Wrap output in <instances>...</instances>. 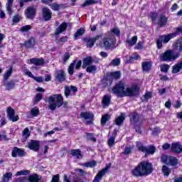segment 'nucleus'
<instances>
[{
	"label": "nucleus",
	"mask_w": 182,
	"mask_h": 182,
	"mask_svg": "<svg viewBox=\"0 0 182 182\" xmlns=\"http://www.w3.org/2000/svg\"><path fill=\"white\" fill-rule=\"evenodd\" d=\"M158 14L157 13H152L150 14V17L152 19V22H156V19H157Z\"/></svg>",
	"instance_id": "obj_60"
},
{
	"label": "nucleus",
	"mask_w": 182,
	"mask_h": 182,
	"mask_svg": "<svg viewBox=\"0 0 182 182\" xmlns=\"http://www.w3.org/2000/svg\"><path fill=\"white\" fill-rule=\"evenodd\" d=\"M43 18L44 19V21H50L51 18H52V11H50V9L44 7L43 8Z\"/></svg>",
	"instance_id": "obj_16"
},
{
	"label": "nucleus",
	"mask_w": 182,
	"mask_h": 182,
	"mask_svg": "<svg viewBox=\"0 0 182 182\" xmlns=\"http://www.w3.org/2000/svg\"><path fill=\"white\" fill-rule=\"evenodd\" d=\"M75 69L78 70V69H80V67L82 66V60H78L77 63H75Z\"/></svg>",
	"instance_id": "obj_64"
},
{
	"label": "nucleus",
	"mask_w": 182,
	"mask_h": 182,
	"mask_svg": "<svg viewBox=\"0 0 182 182\" xmlns=\"http://www.w3.org/2000/svg\"><path fill=\"white\" fill-rule=\"evenodd\" d=\"M88 5H92V0H87L82 4V7L85 8V6H88Z\"/></svg>",
	"instance_id": "obj_61"
},
{
	"label": "nucleus",
	"mask_w": 182,
	"mask_h": 182,
	"mask_svg": "<svg viewBox=\"0 0 182 182\" xmlns=\"http://www.w3.org/2000/svg\"><path fill=\"white\" fill-rule=\"evenodd\" d=\"M110 100H112V97L110 95H104L102 100L103 109H107V107H109V105H110Z\"/></svg>",
	"instance_id": "obj_19"
},
{
	"label": "nucleus",
	"mask_w": 182,
	"mask_h": 182,
	"mask_svg": "<svg viewBox=\"0 0 182 182\" xmlns=\"http://www.w3.org/2000/svg\"><path fill=\"white\" fill-rule=\"evenodd\" d=\"M11 74H12V70H7V72L4 75L5 80H7V79L9 78V76H11Z\"/></svg>",
	"instance_id": "obj_56"
},
{
	"label": "nucleus",
	"mask_w": 182,
	"mask_h": 182,
	"mask_svg": "<svg viewBox=\"0 0 182 182\" xmlns=\"http://www.w3.org/2000/svg\"><path fill=\"white\" fill-rule=\"evenodd\" d=\"M114 136H111L108 140H107V144H108V146L110 149H112V147H113V146H114V144H116V142L114 141L116 137V134H117V131L115 129L114 131Z\"/></svg>",
	"instance_id": "obj_27"
},
{
	"label": "nucleus",
	"mask_w": 182,
	"mask_h": 182,
	"mask_svg": "<svg viewBox=\"0 0 182 182\" xmlns=\"http://www.w3.org/2000/svg\"><path fill=\"white\" fill-rule=\"evenodd\" d=\"M182 69V62H179L173 66L172 73H178Z\"/></svg>",
	"instance_id": "obj_30"
},
{
	"label": "nucleus",
	"mask_w": 182,
	"mask_h": 182,
	"mask_svg": "<svg viewBox=\"0 0 182 182\" xmlns=\"http://www.w3.org/2000/svg\"><path fill=\"white\" fill-rule=\"evenodd\" d=\"M49 103V109L52 112L63 106V97L60 94L50 95L47 101Z\"/></svg>",
	"instance_id": "obj_3"
},
{
	"label": "nucleus",
	"mask_w": 182,
	"mask_h": 182,
	"mask_svg": "<svg viewBox=\"0 0 182 182\" xmlns=\"http://www.w3.org/2000/svg\"><path fill=\"white\" fill-rule=\"evenodd\" d=\"M107 79L109 80V85H112V79H120V72L119 71H115L113 73H110L109 75L107 76Z\"/></svg>",
	"instance_id": "obj_18"
},
{
	"label": "nucleus",
	"mask_w": 182,
	"mask_h": 182,
	"mask_svg": "<svg viewBox=\"0 0 182 182\" xmlns=\"http://www.w3.org/2000/svg\"><path fill=\"white\" fill-rule=\"evenodd\" d=\"M57 43H66L68 42V36H63L60 40H56Z\"/></svg>",
	"instance_id": "obj_52"
},
{
	"label": "nucleus",
	"mask_w": 182,
	"mask_h": 182,
	"mask_svg": "<svg viewBox=\"0 0 182 182\" xmlns=\"http://www.w3.org/2000/svg\"><path fill=\"white\" fill-rule=\"evenodd\" d=\"M71 156L76 157V159H82L83 155H82V151L80 149H73L71 150Z\"/></svg>",
	"instance_id": "obj_28"
},
{
	"label": "nucleus",
	"mask_w": 182,
	"mask_h": 182,
	"mask_svg": "<svg viewBox=\"0 0 182 182\" xmlns=\"http://www.w3.org/2000/svg\"><path fill=\"white\" fill-rule=\"evenodd\" d=\"M151 173H153V165L147 161L140 162L132 171V174L134 177H144V176H149Z\"/></svg>",
	"instance_id": "obj_2"
},
{
	"label": "nucleus",
	"mask_w": 182,
	"mask_h": 182,
	"mask_svg": "<svg viewBox=\"0 0 182 182\" xmlns=\"http://www.w3.org/2000/svg\"><path fill=\"white\" fill-rule=\"evenodd\" d=\"M23 137H25V139H28V137L31 136V132H29V129L28 128L24 129V130L23 131Z\"/></svg>",
	"instance_id": "obj_49"
},
{
	"label": "nucleus",
	"mask_w": 182,
	"mask_h": 182,
	"mask_svg": "<svg viewBox=\"0 0 182 182\" xmlns=\"http://www.w3.org/2000/svg\"><path fill=\"white\" fill-rule=\"evenodd\" d=\"M36 80V82H38V83H42L43 82V77H35L33 78Z\"/></svg>",
	"instance_id": "obj_62"
},
{
	"label": "nucleus",
	"mask_w": 182,
	"mask_h": 182,
	"mask_svg": "<svg viewBox=\"0 0 182 182\" xmlns=\"http://www.w3.org/2000/svg\"><path fill=\"white\" fill-rule=\"evenodd\" d=\"M114 45H116V40L109 37L104 38L102 42L99 44L101 48H105V49H110L111 50L116 48Z\"/></svg>",
	"instance_id": "obj_7"
},
{
	"label": "nucleus",
	"mask_w": 182,
	"mask_h": 182,
	"mask_svg": "<svg viewBox=\"0 0 182 182\" xmlns=\"http://www.w3.org/2000/svg\"><path fill=\"white\" fill-rule=\"evenodd\" d=\"M136 147H138L139 151L145 153V156H149L150 154H154L156 153V146L149 145L148 146H144L140 141H136Z\"/></svg>",
	"instance_id": "obj_5"
},
{
	"label": "nucleus",
	"mask_w": 182,
	"mask_h": 182,
	"mask_svg": "<svg viewBox=\"0 0 182 182\" xmlns=\"http://www.w3.org/2000/svg\"><path fill=\"white\" fill-rule=\"evenodd\" d=\"M102 38V34L97 35L95 37L92 38V46L96 43L97 41H99Z\"/></svg>",
	"instance_id": "obj_51"
},
{
	"label": "nucleus",
	"mask_w": 182,
	"mask_h": 182,
	"mask_svg": "<svg viewBox=\"0 0 182 182\" xmlns=\"http://www.w3.org/2000/svg\"><path fill=\"white\" fill-rule=\"evenodd\" d=\"M28 147L33 151H38L41 147V143L37 140H31L28 143Z\"/></svg>",
	"instance_id": "obj_14"
},
{
	"label": "nucleus",
	"mask_w": 182,
	"mask_h": 182,
	"mask_svg": "<svg viewBox=\"0 0 182 182\" xmlns=\"http://www.w3.org/2000/svg\"><path fill=\"white\" fill-rule=\"evenodd\" d=\"M173 48L178 52H182V38L176 40L172 45Z\"/></svg>",
	"instance_id": "obj_22"
},
{
	"label": "nucleus",
	"mask_w": 182,
	"mask_h": 182,
	"mask_svg": "<svg viewBox=\"0 0 182 182\" xmlns=\"http://www.w3.org/2000/svg\"><path fill=\"white\" fill-rule=\"evenodd\" d=\"M82 69H86L89 73H92V57H86L82 60Z\"/></svg>",
	"instance_id": "obj_10"
},
{
	"label": "nucleus",
	"mask_w": 182,
	"mask_h": 182,
	"mask_svg": "<svg viewBox=\"0 0 182 182\" xmlns=\"http://www.w3.org/2000/svg\"><path fill=\"white\" fill-rule=\"evenodd\" d=\"M137 42V36H133L131 39L127 40L129 46H134Z\"/></svg>",
	"instance_id": "obj_34"
},
{
	"label": "nucleus",
	"mask_w": 182,
	"mask_h": 182,
	"mask_svg": "<svg viewBox=\"0 0 182 182\" xmlns=\"http://www.w3.org/2000/svg\"><path fill=\"white\" fill-rule=\"evenodd\" d=\"M161 72L163 73H168V69H170V65L168 64H162L160 66Z\"/></svg>",
	"instance_id": "obj_40"
},
{
	"label": "nucleus",
	"mask_w": 182,
	"mask_h": 182,
	"mask_svg": "<svg viewBox=\"0 0 182 182\" xmlns=\"http://www.w3.org/2000/svg\"><path fill=\"white\" fill-rule=\"evenodd\" d=\"M29 182H39V176L38 174L31 175L28 178Z\"/></svg>",
	"instance_id": "obj_37"
},
{
	"label": "nucleus",
	"mask_w": 182,
	"mask_h": 182,
	"mask_svg": "<svg viewBox=\"0 0 182 182\" xmlns=\"http://www.w3.org/2000/svg\"><path fill=\"white\" fill-rule=\"evenodd\" d=\"M36 45V41L34 38H31L28 41L24 42V46L27 48H33Z\"/></svg>",
	"instance_id": "obj_25"
},
{
	"label": "nucleus",
	"mask_w": 182,
	"mask_h": 182,
	"mask_svg": "<svg viewBox=\"0 0 182 182\" xmlns=\"http://www.w3.org/2000/svg\"><path fill=\"white\" fill-rule=\"evenodd\" d=\"M161 161L162 163H164L165 164H169L173 167H176L178 164V159H177V158L175 156H167L166 155L163 156L161 157Z\"/></svg>",
	"instance_id": "obj_8"
},
{
	"label": "nucleus",
	"mask_w": 182,
	"mask_h": 182,
	"mask_svg": "<svg viewBox=\"0 0 182 182\" xmlns=\"http://www.w3.org/2000/svg\"><path fill=\"white\" fill-rule=\"evenodd\" d=\"M26 154V152L23 149L14 147L11 151L12 157H23Z\"/></svg>",
	"instance_id": "obj_12"
},
{
	"label": "nucleus",
	"mask_w": 182,
	"mask_h": 182,
	"mask_svg": "<svg viewBox=\"0 0 182 182\" xmlns=\"http://www.w3.org/2000/svg\"><path fill=\"white\" fill-rule=\"evenodd\" d=\"M49 6H50L51 9H53V11H59V9L63 8V4H58L56 3L49 4Z\"/></svg>",
	"instance_id": "obj_38"
},
{
	"label": "nucleus",
	"mask_w": 182,
	"mask_h": 182,
	"mask_svg": "<svg viewBox=\"0 0 182 182\" xmlns=\"http://www.w3.org/2000/svg\"><path fill=\"white\" fill-rule=\"evenodd\" d=\"M112 164H109L105 168L100 171L95 176L92 182H100L102 177L109 171V168H110Z\"/></svg>",
	"instance_id": "obj_11"
},
{
	"label": "nucleus",
	"mask_w": 182,
	"mask_h": 182,
	"mask_svg": "<svg viewBox=\"0 0 182 182\" xmlns=\"http://www.w3.org/2000/svg\"><path fill=\"white\" fill-rule=\"evenodd\" d=\"M112 93L117 97H124V96H137L139 95V87L133 85L132 87H126L124 82L119 81L112 90Z\"/></svg>",
	"instance_id": "obj_1"
},
{
	"label": "nucleus",
	"mask_w": 182,
	"mask_h": 182,
	"mask_svg": "<svg viewBox=\"0 0 182 182\" xmlns=\"http://www.w3.org/2000/svg\"><path fill=\"white\" fill-rule=\"evenodd\" d=\"M32 29V26L31 25H26L20 28V32H29Z\"/></svg>",
	"instance_id": "obj_47"
},
{
	"label": "nucleus",
	"mask_w": 182,
	"mask_h": 182,
	"mask_svg": "<svg viewBox=\"0 0 182 182\" xmlns=\"http://www.w3.org/2000/svg\"><path fill=\"white\" fill-rule=\"evenodd\" d=\"M80 117L82 119H85V120H89V119H92V114L90 112H81Z\"/></svg>",
	"instance_id": "obj_41"
},
{
	"label": "nucleus",
	"mask_w": 182,
	"mask_h": 182,
	"mask_svg": "<svg viewBox=\"0 0 182 182\" xmlns=\"http://www.w3.org/2000/svg\"><path fill=\"white\" fill-rule=\"evenodd\" d=\"M11 178H12V173H6L3 176L2 181L1 182H9V180H11Z\"/></svg>",
	"instance_id": "obj_36"
},
{
	"label": "nucleus",
	"mask_w": 182,
	"mask_h": 182,
	"mask_svg": "<svg viewBox=\"0 0 182 182\" xmlns=\"http://www.w3.org/2000/svg\"><path fill=\"white\" fill-rule=\"evenodd\" d=\"M179 55L174 53L173 50H166L159 55V59L161 62H174L176 59H178Z\"/></svg>",
	"instance_id": "obj_4"
},
{
	"label": "nucleus",
	"mask_w": 182,
	"mask_h": 182,
	"mask_svg": "<svg viewBox=\"0 0 182 182\" xmlns=\"http://www.w3.org/2000/svg\"><path fill=\"white\" fill-rule=\"evenodd\" d=\"M162 173H164V176H170V173H171V170H170L167 166L164 165L162 166Z\"/></svg>",
	"instance_id": "obj_42"
},
{
	"label": "nucleus",
	"mask_w": 182,
	"mask_h": 182,
	"mask_svg": "<svg viewBox=\"0 0 182 182\" xmlns=\"http://www.w3.org/2000/svg\"><path fill=\"white\" fill-rule=\"evenodd\" d=\"M67 28H68V23L65 22L62 23L55 32V36H58V35H60V33H62L63 32H65V31H66Z\"/></svg>",
	"instance_id": "obj_21"
},
{
	"label": "nucleus",
	"mask_w": 182,
	"mask_h": 182,
	"mask_svg": "<svg viewBox=\"0 0 182 182\" xmlns=\"http://www.w3.org/2000/svg\"><path fill=\"white\" fill-rule=\"evenodd\" d=\"M119 65H120V58H114L109 63V66H119Z\"/></svg>",
	"instance_id": "obj_45"
},
{
	"label": "nucleus",
	"mask_w": 182,
	"mask_h": 182,
	"mask_svg": "<svg viewBox=\"0 0 182 182\" xmlns=\"http://www.w3.org/2000/svg\"><path fill=\"white\" fill-rule=\"evenodd\" d=\"M84 34H85V28H80L74 34V38L79 39V38H80V36H82V35H84Z\"/></svg>",
	"instance_id": "obj_33"
},
{
	"label": "nucleus",
	"mask_w": 182,
	"mask_h": 182,
	"mask_svg": "<svg viewBox=\"0 0 182 182\" xmlns=\"http://www.w3.org/2000/svg\"><path fill=\"white\" fill-rule=\"evenodd\" d=\"M125 119L126 114L124 112L121 113V115L115 119V124L117 126H122Z\"/></svg>",
	"instance_id": "obj_23"
},
{
	"label": "nucleus",
	"mask_w": 182,
	"mask_h": 182,
	"mask_svg": "<svg viewBox=\"0 0 182 182\" xmlns=\"http://www.w3.org/2000/svg\"><path fill=\"white\" fill-rule=\"evenodd\" d=\"M166 24L167 17H166V16H161L158 22V25H159L161 28H163V26H166Z\"/></svg>",
	"instance_id": "obj_31"
},
{
	"label": "nucleus",
	"mask_w": 182,
	"mask_h": 182,
	"mask_svg": "<svg viewBox=\"0 0 182 182\" xmlns=\"http://www.w3.org/2000/svg\"><path fill=\"white\" fill-rule=\"evenodd\" d=\"M55 78L58 82H65V80H66V75L65 74V71H58L55 74Z\"/></svg>",
	"instance_id": "obj_20"
},
{
	"label": "nucleus",
	"mask_w": 182,
	"mask_h": 182,
	"mask_svg": "<svg viewBox=\"0 0 182 182\" xmlns=\"http://www.w3.org/2000/svg\"><path fill=\"white\" fill-rule=\"evenodd\" d=\"M134 149V147L133 146H126L122 154H124L125 156L132 154V151H133Z\"/></svg>",
	"instance_id": "obj_35"
},
{
	"label": "nucleus",
	"mask_w": 182,
	"mask_h": 182,
	"mask_svg": "<svg viewBox=\"0 0 182 182\" xmlns=\"http://www.w3.org/2000/svg\"><path fill=\"white\" fill-rule=\"evenodd\" d=\"M141 66L144 72H149L151 69V63L149 61L143 62Z\"/></svg>",
	"instance_id": "obj_29"
},
{
	"label": "nucleus",
	"mask_w": 182,
	"mask_h": 182,
	"mask_svg": "<svg viewBox=\"0 0 182 182\" xmlns=\"http://www.w3.org/2000/svg\"><path fill=\"white\" fill-rule=\"evenodd\" d=\"M130 117V123L132 126H134V129L137 127V126H140L141 122H140V114L137 112H132L129 115Z\"/></svg>",
	"instance_id": "obj_9"
},
{
	"label": "nucleus",
	"mask_w": 182,
	"mask_h": 182,
	"mask_svg": "<svg viewBox=\"0 0 182 182\" xmlns=\"http://www.w3.org/2000/svg\"><path fill=\"white\" fill-rule=\"evenodd\" d=\"M70 58V54L69 53H65L64 55L63 56V60L64 63H66L68 62V59Z\"/></svg>",
	"instance_id": "obj_54"
},
{
	"label": "nucleus",
	"mask_w": 182,
	"mask_h": 182,
	"mask_svg": "<svg viewBox=\"0 0 182 182\" xmlns=\"http://www.w3.org/2000/svg\"><path fill=\"white\" fill-rule=\"evenodd\" d=\"M70 87H65V97H69L70 96Z\"/></svg>",
	"instance_id": "obj_53"
},
{
	"label": "nucleus",
	"mask_w": 182,
	"mask_h": 182,
	"mask_svg": "<svg viewBox=\"0 0 182 182\" xmlns=\"http://www.w3.org/2000/svg\"><path fill=\"white\" fill-rule=\"evenodd\" d=\"M109 119H110V115H109V114L103 115L101 119V124L102 126H105V124H106V122H107V120H109Z\"/></svg>",
	"instance_id": "obj_44"
},
{
	"label": "nucleus",
	"mask_w": 182,
	"mask_h": 182,
	"mask_svg": "<svg viewBox=\"0 0 182 182\" xmlns=\"http://www.w3.org/2000/svg\"><path fill=\"white\" fill-rule=\"evenodd\" d=\"M4 85L6 86V90H11L15 87V82H14V81H10L5 83Z\"/></svg>",
	"instance_id": "obj_43"
},
{
	"label": "nucleus",
	"mask_w": 182,
	"mask_h": 182,
	"mask_svg": "<svg viewBox=\"0 0 182 182\" xmlns=\"http://www.w3.org/2000/svg\"><path fill=\"white\" fill-rule=\"evenodd\" d=\"M143 97H144L143 100H145L146 102H147V100H149V99H150L151 97V92H146L143 96Z\"/></svg>",
	"instance_id": "obj_57"
},
{
	"label": "nucleus",
	"mask_w": 182,
	"mask_h": 182,
	"mask_svg": "<svg viewBox=\"0 0 182 182\" xmlns=\"http://www.w3.org/2000/svg\"><path fill=\"white\" fill-rule=\"evenodd\" d=\"M171 151H173V153H182L181 144H180L179 142L172 144L171 146Z\"/></svg>",
	"instance_id": "obj_17"
},
{
	"label": "nucleus",
	"mask_w": 182,
	"mask_h": 182,
	"mask_svg": "<svg viewBox=\"0 0 182 182\" xmlns=\"http://www.w3.org/2000/svg\"><path fill=\"white\" fill-rule=\"evenodd\" d=\"M139 58H140V55H139L132 56V57L129 58V63L133 62V60H137Z\"/></svg>",
	"instance_id": "obj_59"
},
{
	"label": "nucleus",
	"mask_w": 182,
	"mask_h": 182,
	"mask_svg": "<svg viewBox=\"0 0 182 182\" xmlns=\"http://www.w3.org/2000/svg\"><path fill=\"white\" fill-rule=\"evenodd\" d=\"M25 15L28 19H33L36 15V9L33 7H28L25 11Z\"/></svg>",
	"instance_id": "obj_15"
},
{
	"label": "nucleus",
	"mask_w": 182,
	"mask_h": 182,
	"mask_svg": "<svg viewBox=\"0 0 182 182\" xmlns=\"http://www.w3.org/2000/svg\"><path fill=\"white\" fill-rule=\"evenodd\" d=\"M12 21L14 23H18L21 21V16L19 14H16L12 18Z\"/></svg>",
	"instance_id": "obj_50"
},
{
	"label": "nucleus",
	"mask_w": 182,
	"mask_h": 182,
	"mask_svg": "<svg viewBox=\"0 0 182 182\" xmlns=\"http://www.w3.org/2000/svg\"><path fill=\"white\" fill-rule=\"evenodd\" d=\"M171 146L168 143H165L162 145L163 150H168L170 149Z\"/></svg>",
	"instance_id": "obj_63"
},
{
	"label": "nucleus",
	"mask_w": 182,
	"mask_h": 182,
	"mask_svg": "<svg viewBox=\"0 0 182 182\" xmlns=\"http://www.w3.org/2000/svg\"><path fill=\"white\" fill-rule=\"evenodd\" d=\"M31 114L32 117H36L37 116H39V108L38 107L32 108L31 110Z\"/></svg>",
	"instance_id": "obj_39"
},
{
	"label": "nucleus",
	"mask_w": 182,
	"mask_h": 182,
	"mask_svg": "<svg viewBox=\"0 0 182 182\" xmlns=\"http://www.w3.org/2000/svg\"><path fill=\"white\" fill-rule=\"evenodd\" d=\"M112 33H114V35H116V36H120V30L117 28H114L112 30Z\"/></svg>",
	"instance_id": "obj_55"
},
{
	"label": "nucleus",
	"mask_w": 182,
	"mask_h": 182,
	"mask_svg": "<svg viewBox=\"0 0 182 182\" xmlns=\"http://www.w3.org/2000/svg\"><path fill=\"white\" fill-rule=\"evenodd\" d=\"M7 115L8 118L11 122H18L19 120V117L18 115H15V110L11 107L7 108Z\"/></svg>",
	"instance_id": "obj_13"
},
{
	"label": "nucleus",
	"mask_w": 182,
	"mask_h": 182,
	"mask_svg": "<svg viewBox=\"0 0 182 182\" xmlns=\"http://www.w3.org/2000/svg\"><path fill=\"white\" fill-rule=\"evenodd\" d=\"M174 36H176V33L160 36L156 40L157 48L159 49H161V48H163V43H168V42H170V39H171V38H174Z\"/></svg>",
	"instance_id": "obj_6"
},
{
	"label": "nucleus",
	"mask_w": 182,
	"mask_h": 182,
	"mask_svg": "<svg viewBox=\"0 0 182 182\" xmlns=\"http://www.w3.org/2000/svg\"><path fill=\"white\" fill-rule=\"evenodd\" d=\"M82 41L87 45L88 48H92V38L85 37L82 38Z\"/></svg>",
	"instance_id": "obj_46"
},
{
	"label": "nucleus",
	"mask_w": 182,
	"mask_h": 182,
	"mask_svg": "<svg viewBox=\"0 0 182 182\" xmlns=\"http://www.w3.org/2000/svg\"><path fill=\"white\" fill-rule=\"evenodd\" d=\"M75 65H76V60H74L68 66V74L70 75V76H72V75H73V73H75Z\"/></svg>",
	"instance_id": "obj_32"
},
{
	"label": "nucleus",
	"mask_w": 182,
	"mask_h": 182,
	"mask_svg": "<svg viewBox=\"0 0 182 182\" xmlns=\"http://www.w3.org/2000/svg\"><path fill=\"white\" fill-rule=\"evenodd\" d=\"M42 97H43V95L41 93H38L36 95V102L38 103V102H41L42 100Z\"/></svg>",
	"instance_id": "obj_58"
},
{
	"label": "nucleus",
	"mask_w": 182,
	"mask_h": 182,
	"mask_svg": "<svg viewBox=\"0 0 182 182\" xmlns=\"http://www.w3.org/2000/svg\"><path fill=\"white\" fill-rule=\"evenodd\" d=\"M12 5H14V0H8L6 8L9 15H12L14 14V11H12Z\"/></svg>",
	"instance_id": "obj_26"
},
{
	"label": "nucleus",
	"mask_w": 182,
	"mask_h": 182,
	"mask_svg": "<svg viewBox=\"0 0 182 182\" xmlns=\"http://www.w3.org/2000/svg\"><path fill=\"white\" fill-rule=\"evenodd\" d=\"M30 62L36 66H42V65H44L45 63V61L43 60V58H31Z\"/></svg>",
	"instance_id": "obj_24"
},
{
	"label": "nucleus",
	"mask_w": 182,
	"mask_h": 182,
	"mask_svg": "<svg viewBox=\"0 0 182 182\" xmlns=\"http://www.w3.org/2000/svg\"><path fill=\"white\" fill-rule=\"evenodd\" d=\"M29 173H31L28 170H23V171H17V173H16V176H26L28 174H29Z\"/></svg>",
	"instance_id": "obj_48"
}]
</instances>
